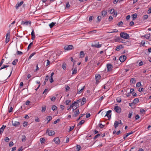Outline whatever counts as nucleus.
<instances>
[{"label":"nucleus","mask_w":151,"mask_h":151,"mask_svg":"<svg viewBox=\"0 0 151 151\" xmlns=\"http://www.w3.org/2000/svg\"><path fill=\"white\" fill-rule=\"evenodd\" d=\"M120 35V37L124 39H128L129 37V35L127 33L122 32Z\"/></svg>","instance_id":"nucleus-1"},{"label":"nucleus","mask_w":151,"mask_h":151,"mask_svg":"<svg viewBox=\"0 0 151 151\" xmlns=\"http://www.w3.org/2000/svg\"><path fill=\"white\" fill-rule=\"evenodd\" d=\"M95 79L96 80V84L98 83L99 81V80L101 78V76L99 74H96L95 75Z\"/></svg>","instance_id":"nucleus-2"},{"label":"nucleus","mask_w":151,"mask_h":151,"mask_svg":"<svg viewBox=\"0 0 151 151\" xmlns=\"http://www.w3.org/2000/svg\"><path fill=\"white\" fill-rule=\"evenodd\" d=\"M114 109L117 113L119 114L121 111V108L118 106H116L114 107Z\"/></svg>","instance_id":"nucleus-3"},{"label":"nucleus","mask_w":151,"mask_h":151,"mask_svg":"<svg viewBox=\"0 0 151 151\" xmlns=\"http://www.w3.org/2000/svg\"><path fill=\"white\" fill-rule=\"evenodd\" d=\"M46 133H48V134L49 136L53 135L55 134V132L53 130H50L49 129H47Z\"/></svg>","instance_id":"nucleus-4"},{"label":"nucleus","mask_w":151,"mask_h":151,"mask_svg":"<svg viewBox=\"0 0 151 151\" xmlns=\"http://www.w3.org/2000/svg\"><path fill=\"white\" fill-rule=\"evenodd\" d=\"M73 46L72 45H66L65 46L64 49L65 50H72L73 49Z\"/></svg>","instance_id":"nucleus-5"},{"label":"nucleus","mask_w":151,"mask_h":151,"mask_svg":"<svg viewBox=\"0 0 151 151\" xmlns=\"http://www.w3.org/2000/svg\"><path fill=\"white\" fill-rule=\"evenodd\" d=\"M12 125L14 127H17L19 126L20 124V123L19 122L17 121H12Z\"/></svg>","instance_id":"nucleus-6"},{"label":"nucleus","mask_w":151,"mask_h":151,"mask_svg":"<svg viewBox=\"0 0 151 151\" xmlns=\"http://www.w3.org/2000/svg\"><path fill=\"white\" fill-rule=\"evenodd\" d=\"M149 40L151 41V34H146L145 35L142 36Z\"/></svg>","instance_id":"nucleus-7"},{"label":"nucleus","mask_w":151,"mask_h":151,"mask_svg":"<svg viewBox=\"0 0 151 151\" xmlns=\"http://www.w3.org/2000/svg\"><path fill=\"white\" fill-rule=\"evenodd\" d=\"M111 110H108L107 112L106 113V114L105 116H107L108 119H110L111 114Z\"/></svg>","instance_id":"nucleus-8"},{"label":"nucleus","mask_w":151,"mask_h":151,"mask_svg":"<svg viewBox=\"0 0 151 151\" xmlns=\"http://www.w3.org/2000/svg\"><path fill=\"white\" fill-rule=\"evenodd\" d=\"M126 57L124 55L121 56L119 58V60L121 62H124L126 59Z\"/></svg>","instance_id":"nucleus-9"},{"label":"nucleus","mask_w":151,"mask_h":151,"mask_svg":"<svg viewBox=\"0 0 151 151\" xmlns=\"http://www.w3.org/2000/svg\"><path fill=\"white\" fill-rule=\"evenodd\" d=\"M106 66L108 71H110L113 68V67L112 65L111 64H107Z\"/></svg>","instance_id":"nucleus-10"},{"label":"nucleus","mask_w":151,"mask_h":151,"mask_svg":"<svg viewBox=\"0 0 151 151\" xmlns=\"http://www.w3.org/2000/svg\"><path fill=\"white\" fill-rule=\"evenodd\" d=\"M53 141L56 144H59L60 142V139L58 137L54 138Z\"/></svg>","instance_id":"nucleus-11"},{"label":"nucleus","mask_w":151,"mask_h":151,"mask_svg":"<svg viewBox=\"0 0 151 151\" xmlns=\"http://www.w3.org/2000/svg\"><path fill=\"white\" fill-rule=\"evenodd\" d=\"M91 46L93 47H95L99 48L101 47V44H99V42H98V44H93V43H92Z\"/></svg>","instance_id":"nucleus-12"},{"label":"nucleus","mask_w":151,"mask_h":151,"mask_svg":"<svg viewBox=\"0 0 151 151\" xmlns=\"http://www.w3.org/2000/svg\"><path fill=\"white\" fill-rule=\"evenodd\" d=\"M23 1H21L20 3H18L16 5L15 7L17 9L19 7L21 6L23 3Z\"/></svg>","instance_id":"nucleus-13"},{"label":"nucleus","mask_w":151,"mask_h":151,"mask_svg":"<svg viewBox=\"0 0 151 151\" xmlns=\"http://www.w3.org/2000/svg\"><path fill=\"white\" fill-rule=\"evenodd\" d=\"M107 14L106 10L104 9L101 12V15L103 17L105 16Z\"/></svg>","instance_id":"nucleus-14"},{"label":"nucleus","mask_w":151,"mask_h":151,"mask_svg":"<svg viewBox=\"0 0 151 151\" xmlns=\"http://www.w3.org/2000/svg\"><path fill=\"white\" fill-rule=\"evenodd\" d=\"M31 22L29 21L24 22L22 21V24L23 25H28L29 24H31Z\"/></svg>","instance_id":"nucleus-15"},{"label":"nucleus","mask_w":151,"mask_h":151,"mask_svg":"<svg viewBox=\"0 0 151 151\" xmlns=\"http://www.w3.org/2000/svg\"><path fill=\"white\" fill-rule=\"evenodd\" d=\"M31 35L32 36L31 39L32 40H34L35 38V33L34 30L33 29H32V32L31 33Z\"/></svg>","instance_id":"nucleus-16"},{"label":"nucleus","mask_w":151,"mask_h":151,"mask_svg":"<svg viewBox=\"0 0 151 151\" xmlns=\"http://www.w3.org/2000/svg\"><path fill=\"white\" fill-rule=\"evenodd\" d=\"M85 122L84 120H83L80 121L78 124L77 127H78L79 128L80 127V125L83 124Z\"/></svg>","instance_id":"nucleus-17"},{"label":"nucleus","mask_w":151,"mask_h":151,"mask_svg":"<svg viewBox=\"0 0 151 151\" xmlns=\"http://www.w3.org/2000/svg\"><path fill=\"white\" fill-rule=\"evenodd\" d=\"M85 86H83L82 88H81L80 90V89H78V87H77V90L78 91V93H81L83 91L84 89L85 88Z\"/></svg>","instance_id":"nucleus-18"},{"label":"nucleus","mask_w":151,"mask_h":151,"mask_svg":"<svg viewBox=\"0 0 151 151\" xmlns=\"http://www.w3.org/2000/svg\"><path fill=\"white\" fill-rule=\"evenodd\" d=\"M80 114V112L79 109H77L74 112V115L75 117L77 116Z\"/></svg>","instance_id":"nucleus-19"},{"label":"nucleus","mask_w":151,"mask_h":151,"mask_svg":"<svg viewBox=\"0 0 151 151\" xmlns=\"http://www.w3.org/2000/svg\"><path fill=\"white\" fill-rule=\"evenodd\" d=\"M85 55V54L84 53L83 51H81L80 53L79 57L80 58H83L84 56Z\"/></svg>","instance_id":"nucleus-20"},{"label":"nucleus","mask_w":151,"mask_h":151,"mask_svg":"<svg viewBox=\"0 0 151 151\" xmlns=\"http://www.w3.org/2000/svg\"><path fill=\"white\" fill-rule=\"evenodd\" d=\"M119 124V123L117 121H115L114 124V127L115 128H116L118 127Z\"/></svg>","instance_id":"nucleus-21"},{"label":"nucleus","mask_w":151,"mask_h":151,"mask_svg":"<svg viewBox=\"0 0 151 151\" xmlns=\"http://www.w3.org/2000/svg\"><path fill=\"white\" fill-rule=\"evenodd\" d=\"M122 47H122V45H119L117 46V47L116 48L115 50L117 51H119Z\"/></svg>","instance_id":"nucleus-22"},{"label":"nucleus","mask_w":151,"mask_h":151,"mask_svg":"<svg viewBox=\"0 0 151 151\" xmlns=\"http://www.w3.org/2000/svg\"><path fill=\"white\" fill-rule=\"evenodd\" d=\"M137 14L136 13H135L132 15V20H135L137 18Z\"/></svg>","instance_id":"nucleus-23"},{"label":"nucleus","mask_w":151,"mask_h":151,"mask_svg":"<svg viewBox=\"0 0 151 151\" xmlns=\"http://www.w3.org/2000/svg\"><path fill=\"white\" fill-rule=\"evenodd\" d=\"M6 127V126L3 125L2 127L0 129V134H1L4 131V129Z\"/></svg>","instance_id":"nucleus-24"},{"label":"nucleus","mask_w":151,"mask_h":151,"mask_svg":"<svg viewBox=\"0 0 151 151\" xmlns=\"http://www.w3.org/2000/svg\"><path fill=\"white\" fill-rule=\"evenodd\" d=\"M86 101V99L83 97L82 99H81V104L83 105L85 103Z\"/></svg>","instance_id":"nucleus-25"},{"label":"nucleus","mask_w":151,"mask_h":151,"mask_svg":"<svg viewBox=\"0 0 151 151\" xmlns=\"http://www.w3.org/2000/svg\"><path fill=\"white\" fill-rule=\"evenodd\" d=\"M72 104H73V106H75V107H76V108H75V109H76L77 108V107L78 106V104H77V103L76 102V101H74Z\"/></svg>","instance_id":"nucleus-26"},{"label":"nucleus","mask_w":151,"mask_h":151,"mask_svg":"<svg viewBox=\"0 0 151 151\" xmlns=\"http://www.w3.org/2000/svg\"><path fill=\"white\" fill-rule=\"evenodd\" d=\"M9 66V65H3L2 66L1 68H0V70H1L2 69L5 68L7 67H8Z\"/></svg>","instance_id":"nucleus-27"},{"label":"nucleus","mask_w":151,"mask_h":151,"mask_svg":"<svg viewBox=\"0 0 151 151\" xmlns=\"http://www.w3.org/2000/svg\"><path fill=\"white\" fill-rule=\"evenodd\" d=\"M139 101V99L138 98H135L134 99L133 101V103L134 104H136Z\"/></svg>","instance_id":"nucleus-28"},{"label":"nucleus","mask_w":151,"mask_h":151,"mask_svg":"<svg viewBox=\"0 0 151 151\" xmlns=\"http://www.w3.org/2000/svg\"><path fill=\"white\" fill-rule=\"evenodd\" d=\"M55 22H52L50 24H49V26H50V27L51 28L55 25Z\"/></svg>","instance_id":"nucleus-29"},{"label":"nucleus","mask_w":151,"mask_h":151,"mask_svg":"<svg viewBox=\"0 0 151 151\" xmlns=\"http://www.w3.org/2000/svg\"><path fill=\"white\" fill-rule=\"evenodd\" d=\"M18 60L17 59H15L12 62V64L14 65H15L17 62Z\"/></svg>","instance_id":"nucleus-30"},{"label":"nucleus","mask_w":151,"mask_h":151,"mask_svg":"<svg viewBox=\"0 0 151 151\" xmlns=\"http://www.w3.org/2000/svg\"><path fill=\"white\" fill-rule=\"evenodd\" d=\"M52 119V118L51 116H48L46 118V119L49 121H50Z\"/></svg>","instance_id":"nucleus-31"},{"label":"nucleus","mask_w":151,"mask_h":151,"mask_svg":"<svg viewBox=\"0 0 151 151\" xmlns=\"http://www.w3.org/2000/svg\"><path fill=\"white\" fill-rule=\"evenodd\" d=\"M26 137L25 135L22 136V142L25 141L26 140Z\"/></svg>","instance_id":"nucleus-32"},{"label":"nucleus","mask_w":151,"mask_h":151,"mask_svg":"<svg viewBox=\"0 0 151 151\" xmlns=\"http://www.w3.org/2000/svg\"><path fill=\"white\" fill-rule=\"evenodd\" d=\"M10 32L9 31H8L7 32L6 35V37L10 38Z\"/></svg>","instance_id":"nucleus-33"},{"label":"nucleus","mask_w":151,"mask_h":151,"mask_svg":"<svg viewBox=\"0 0 151 151\" xmlns=\"http://www.w3.org/2000/svg\"><path fill=\"white\" fill-rule=\"evenodd\" d=\"M72 70L73 71L72 74L73 75L76 73L77 72V70L76 68H75L74 70Z\"/></svg>","instance_id":"nucleus-34"},{"label":"nucleus","mask_w":151,"mask_h":151,"mask_svg":"<svg viewBox=\"0 0 151 151\" xmlns=\"http://www.w3.org/2000/svg\"><path fill=\"white\" fill-rule=\"evenodd\" d=\"M71 101L70 100H67L65 101V104L66 105H68L69 104L71 103Z\"/></svg>","instance_id":"nucleus-35"},{"label":"nucleus","mask_w":151,"mask_h":151,"mask_svg":"<svg viewBox=\"0 0 151 151\" xmlns=\"http://www.w3.org/2000/svg\"><path fill=\"white\" fill-rule=\"evenodd\" d=\"M123 24V23L122 21H120L118 23L117 25L119 26H122Z\"/></svg>","instance_id":"nucleus-36"},{"label":"nucleus","mask_w":151,"mask_h":151,"mask_svg":"<svg viewBox=\"0 0 151 151\" xmlns=\"http://www.w3.org/2000/svg\"><path fill=\"white\" fill-rule=\"evenodd\" d=\"M35 53H36L35 52H34L32 53L29 56V58H28V59H30L35 54Z\"/></svg>","instance_id":"nucleus-37"},{"label":"nucleus","mask_w":151,"mask_h":151,"mask_svg":"<svg viewBox=\"0 0 151 151\" xmlns=\"http://www.w3.org/2000/svg\"><path fill=\"white\" fill-rule=\"evenodd\" d=\"M40 140L41 143H44L45 141V139L44 138H41L40 139Z\"/></svg>","instance_id":"nucleus-38"},{"label":"nucleus","mask_w":151,"mask_h":151,"mask_svg":"<svg viewBox=\"0 0 151 151\" xmlns=\"http://www.w3.org/2000/svg\"><path fill=\"white\" fill-rule=\"evenodd\" d=\"M81 149V147L80 145H77L76 146V149L77 151L80 150Z\"/></svg>","instance_id":"nucleus-39"},{"label":"nucleus","mask_w":151,"mask_h":151,"mask_svg":"<svg viewBox=\"0 0 151 151\" xmlns=\"http://www.w3.org/2000/svg\"><path fill=\"white\" fill-rule=\"evenodd\" d=\"M57 109V107L55 105H53L52 107V109L54 111L56 109Z\"/></svg>","instance_id":"nucleus-40"},{"label":"nucleus","mask_w":151,"mask_h":151,"mask_svg":"<svg viewBox=\"0 0 151 151\" xmlns=\"http://www.w3.org/2000/svg\"><path fill=\"white\" fill-rule=\"evenodd\" d=\"M66 65L65 63H63L62 65V67L64 70H65V69H66Z\"/></svg>","instance_id":"nucleus-41"},{"label":"nucleus","mask_w":151,"mask_h":151,"mask_svg":"<svg viewBox=\"0 0 151 151\" xmlns=\"http://www.w3.org/2000/svg\"><path fill=\"white\" fill-rule=\"evenodd\" d=\"M33 44V42H31L29 44V45L27 47L28 50L30 49L31 47V46Z\"/></svg>","instance_id":"nucleus-42"},{"label":"nucleus","mask_w":151,"mask_h":151,"mask_svg":"<svg viewBox=\"0 0 151 151\" xmlns=\"http://www.w3.org/2000/svg\"><path fill=\"white\" fill-rule=\"evenodd\" d=\"M135 82V80L134 78H132L130 80V82L132 83H133Z\"/></svg>","instance_id":"nucleus-43"},{"label":"nucleus","mask_w":151,"mask_h":151,"mask_svg":"<svg viewBox=\"0 0 151 151\" xmlns=\"http://www.w3.org/2000/svg\"><path fill=\"white\" fill-rule=\"evenodd\" d=\"M141 83L140 82H138L137 83L136 85L137 87H139L140 86H141Z\"/></svg>","instance_id":"nucleus-44"},{"label":"nucleus","mask_w":151,"mask_h":151,"mask_svg":"<svg viewBox=\"0 0 151 151\" xmlns=\"http://www.w3.org/2000/svg\"><path fill=\"white\" fill-rule=\"evenodd\" d=\"M99 127L101 128H103L105 126V125H102L101 123H99Z\"/></svg>","instance_id":"nucleus-45"},{"label":"nucleus","mask_w":151,"mask_h":151,"mask_svg":"<svg viewBox=\"0 0 151 151\" xmlns=\"http://www.w3.org/2000/svg\"><path fill=\"white\" fill-rule=\"evenodd\" d=\"M28 124V123L27 122H24L23 124L24 127L27 126Z\"/></svg>","instance_id":"nucleus-46"},{"label":"nucleus","mask_w":151,"mask_h":151,"mask_svg":"<svg viewBox=\"0 0 151 151\" xmlns=\"http://www.w3.org/2000/svg\"><path fill=\"white\" fill-rule=\"evenodd\" d=\"M60 119H58L56 121H55L54 122L53 124H55L57 123H58V122H60Z\"/></svg>","instance_id":"nucleus-47"},{"label":"nucleus","mask_w":151,"mask_h":151,"mask_svg":"<svg viewBox=\"0 0 151 151\" xmlns=\"http://www.w3.org/2000/svg\"><path fill=\"white\" fill-rule=\"evenodd\" d=\"M17 52L18 55H21L23 54V52L21 51H18L17 50Z\"/></svg>","instance_id":"nucleus-48"},{"label":"nucleus","mask_w":151,"mask_h":151,"mask_svg":"<svg viewBox=\"0 0 151 151\" xmlns=\"http://www.w3.org/2000/svg\"><path fill=\"white\" fill-rule=\"evenodd\" d=\"M100 136V134H96L94 136V139H96V138H98Z\"/></svg>","instance_id":"nucleus-49"},{"label":"nucleus","mask_w":151,"mask_h":151,"mask_svg":"<svg viewBox=\"0 0 151 151\" xmlns=\"http://www.w3.org/2000/svg\"><path fill=\"white\" fill-rule=\"evenodd\" d=\"M46 110V108L45 106L42 107V111L43 112H44Z\"/></svg>","instance_id":"nucleus-50"},{"label":"nucleus","mask_w":151,"mask_h":151,"mask_svg":"<svg viewBox=\"0 0 151 151\" xmlns=\"http://www.w3.org/2000/svg\"><path fill=\"white\" fill-rule=\"evenodd\" d=\"M118 32V30L116 29H113V31L110 32V33H112L113 32Z\"/></svg>","instance_id":"nucleus-51"},{"label":"nucleus","mask_w":151,"mask_h":151,"mask_svg":"<svg viewBox=\"0 0 151 151\" xmlns=\"http://www.w3.org/2000/svg\"><path fill=\"white\" fill-rule=\"evenodd\" d=\"M148 17V16L147 15H145L143 17V19H147Z\"/></svg>","instance_id":"nucleus-52"},{"label":"nucleus","mask_w":151,"mask_h":151,"mask_svg":"<svg viewBox=\"0 0 151 151\" xmlns=\"http://www.w3.org/2000/svg\"><path fill=\"white\" fill-rule=\"evenodd\" d=\"M56 98L55 97H52L51 99V100L52 101H55V100H56Z\"/></svg>","instance_id":"nucleus-53"},{"label":"nucleus","mask_w":151,"mask_h":151,"mask_svg":"<svg viewBox=\"0 0 151 151\" xmlns=\"http://www.w3.org/2000/svg\"><path fill=\"white\" fill-rule=\"evenodd\" d=\"M118 103H120L121 102V99L119 98H117L116 99Z\"/></svg>","instance_id":"nucleus-54"},{"label":"nucleus","mask_w":151,"mask_h":151,"mask_svg":"<svg viewBox=\"0 0 151 151\" xmlns=\"http://www.w3.org/2000/svg\"><path fill=\"white\" fill-rule=\"evenodd\" d=\"M93 18V16H90L89 18V21L90 22L92 20Z\"/></svg>","instance_id":"nucleus-55"},{"label":"nucleus","mask_w":151,"mask_h":151,"mask_svg":"<svg viewBox=\"0 0 151 151\" xmlns=\"http://www.w3.org/2000/svg\"><path fill=\"white\" fill-rule=\"evenodd\" d=\"M13 145V142L12 141L10 142L9 144V145L10 147L12 146Z\"/></svg>","instance_id":"nucleus-56"},{"label":"nucleus","mask_w":151,"mask_h":151,"mask_svg":"<svg viewBox=\"0 0 151 151\" xmlns=\"http://www.w3.org/2000/svg\"><path fill=\"white\" fill-rule=\"evenodd\" d=\"M97 20H98V21H97V22H99L101 20V17L99 16H98L97 17Z\"/></svg>","instance_id":"nucleus-57"},{"label":"nucleus","mask_w":151,"mask_h":151,"mask_svg":"<svg viewBox=\"0 0 151 151\" xmlns=\"http://www.w3.org/2000/svg\"><path fill=\"white\" fill-rule=\"evenodd\" d=\"M10 38L6 37V43H8L9 41Z\"/></svg>","instance_id":"nucleus-58"},{"label":"nucleus","mask_w":151,"mask_h":151,"mask_svg":"<svg viewBox=\"0 0 151 151\" xmlns=\"http://www.w3.org/2000/svg\"><path fill=\"white\" fill-rule=\"evenodd\" d=\"M132 112L131 113H129V115H128V117L129 118H131L132 117Z\"/></svg>","instance_id":"nucleus-59"},{"label":"nucleus","mask_w":151,"mask_h":151,"mask_svg":"<svg viewBox=\"0 0 151 151\" xmlns=\"http://www.w3.org/2000/svg\"><path fill=\"white\" fill-rule=\"evenodd\" d=\"M81 99H80L78 100H77V101H76V102L77 103V104H78V103L80 102H81Z\"/></svg>","instance_id":"nucleus-60"},{"label":"nucleus","mask_w":151,"mask_h":151,"mask_svg":"<svg viewBox=\"0 0 151 151\" xmlns=\"http://www.w3.org/2000/svg\"><path fill=\"white\" fill-rule=\"evenodd\" d=\"M9 138L7 137H6L5 138V141L7 142H9Z\"/></svg>","instance_id":"nucleus-61"},{"label":"nucleus","mask_w":151,"mask_h":151,"mask_svg":"<svg viewBox=\"0 0 151 151\" xmlns=\"http://www.w3.org/2000/svg\"><path fill=\"white\" fill-rule=\"evenodd\" d=\"M113 18V17L111 16H110L109 17V22L111 21L112 19Z\"/></svg>","instance_id":"nucleus-62"},{"label":"nucleus","mask_w":151,"mask_h":151,"mask_svg":"<svg viewBox=\"0 0 151 151\" xmlns=\"http://www.w3.org/2000/svg\"><path fill=\"white\" fill-rule=\"evenodd\" d=\"M114 12V10L113 9H112L110 10V12L111 14H113Z\"/></svg>","instance_id":"nucleus-63"},{"label":"nucleus","mask_w":151,"mask_h":151,"mask_svg":"<svg viewBox=\"0 0 151 151\" xmlns=\"http://www.w3.org/2000/svg\"><path fill=\"white\" fill-rule=\"evenodd\" d=\"M143 88H139V89L138 91L139 92L142 91H143Z\"/></svg>","instance_id":"nucleus-64"}]
</instances>
